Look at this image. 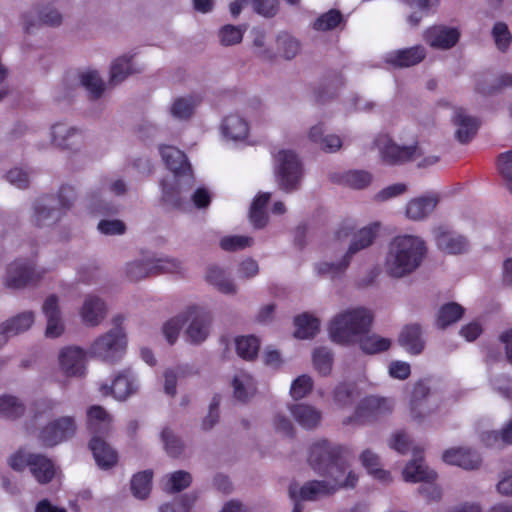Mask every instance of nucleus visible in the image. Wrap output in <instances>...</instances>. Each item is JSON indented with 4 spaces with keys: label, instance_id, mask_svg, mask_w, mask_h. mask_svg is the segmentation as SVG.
<instances>
[{
    "label": "nucleus",
    "instance_id": "f3484780",
    "mask_svg": "<svg viewBox=\"0 0 512 512\" xmlns=\"http://www.w3.org/2000/svg\"><path fill=\"white\" fill-rule=\"evenodd\" d=\"M107 312L106 302L100 296L90 293L84 296L79 315L84 325L97 327L105 320Z\"/></svg>",
    "mask_w": 512,
    "mask_h": 512
},
{
    "label": "nucleus",
    "instance_id": "f8f14e48",
    "mask_svg": "<svg viewBox=\"0 0 512 512\" xmlns=\"http://www.w3.org/2000/svg\"><path fill=\"white\" fill-rule=\"evenodd\" d=\"M107 190L115 195H122L126 191L125 183L120 180L100 179L87 193V207L94 214H105L113 211L112 205L104 199Z\"/></svg>",
    "mask_w": 512,
    "mask_h": 512
},
{
    "label": "nucleus",
    "instance_id": "4468645a",
    "mask_svg": "<svg viewBox=\"0 0 512 512\" xmlns=\"http://www.w3.org/2000/svg\"><path fill=\"white\" fill-rule=\"evenodd\" d=\"M31 222L39 228L52 227L63 217V211L56 207L53 196H45L35 200L32 206Z\"/></svg>",
    "mask_w": 512,
    "mask_h": 512
},
{
    "label": "nucleus",
    "instance_id": "3c124183",
    "mask_svg": "<svg viewBox=\"0 0 512 512\" xmlns=\"http://www.w3.org/2000/svg\"><path fill=\"white\" fill-rule=\"evenodd\" d=\"M260 342L255 336H240L235 339V349L239 357L253 360L259 351Z\"/></svg>",
    "mask_w": 512,
    "mask_h": 512
},
{
    "label": "nucleus",
    "instance_id": "5fc2aeb1",
    "mask_svg": "<svg viewBox=\"0 0 512 512\" xmlns=\"http://www.w3.org/2000/svg\"><path fill=\"white\" fill-rule=\"evenodd\" d=\"M196 105L193 97H180L173 102L170 112L174 118L186 120L192 116Z\"/></svg>",
    "mask_w": 512,
    "mask_h": 512
},
{
    "label": "nucleus",
    "instance_id": "6ab92c4d",
    "mask_svg": "<svg viewBox=\"0 0 512 512\" xmlns=\"http://www.w3.org/2000/svg\"><path fill=\"white\" fill-rule=\"evenodd\" d=\"M42 312L47 321L46 337L57 338L61 336L64 332L65 324L60 311L58 297L55 295L47 297L42 305Z\"/></svg>",
    "mask_w": 512,
    "mask_h": 512
},
{
    "label": "nucleus",
    "instance_id": "603ef678",
    "mask_svg": "<svg viewBox=\"0 0 512 512\" xmlns=\"http://www.w3.org/2000/svg\"><path fill=\"white\" fill-rule=\"evenodd\" d=\"M363 352L366 354H376L386 351L391 346V340L377 334L364 335L358 341Z\"/></svg>",
    "mask_w": 512,
    "mask_h": 512
},
{
    "label": "nucleus",
    "instance_id": "6e6d98bb",
    "mask_svg": "<svg viewBox=\"0 0 512 512\" xmlns=\"http://www.w3.org/2000/svg\"><path fill=\"white\" fill-rule=\"evenodd\" d=\"M276 45L278 54L287 60L294 58L300 49L298 41L286 33L277 36Z\"/></svg>",
    "mask_w": 512,
    "mask_h": 512
},
{
    "label": "nucleus",
    "instance_id": "13d9d810",
    "mask_svg": "<svg viewBox=\"0 0 512 512\" xmlns=\"http://www.w3.org/2000/svg\"><path fill=\"white\" fill-rule=\"evenodd\" d=\"M437 408L438 402L436 400H427L416 405H410V417L414 422L423 424L430 415L436 412Z\"/></svg>",
    "mask_w": 512,
    "mask_h": 512
},
{
    "label": "nucleus",
    "instance_id": "473e14b6",
    "mask_svg": "<svg viewBox=\"0 0 512 512\" xmlns=\"http://www.w3.org/2000/svg\"><path fill=\"white\" fill-rule=\"evenodd\" d=\"M141 68L133 63V56L129 54L116 58L110 67V83L117 85L123 82L129 75L141 72Z\"/></svg>",
    "mask_w": 512,
    "mask_h": 512
},
{
    "label": "nucleus",
    "instance_id": "e433bc0d",
    "mask_svg": "<svg viewBox=\"0 0 512 512\" xmlns=\"http://www.w3.org/2000/svg\"><path fill=\"white\" fill-rule=\"evenodd\" d=\"M30 472L40 484H46L52 480L55 469L52 461L42 454H34L30 462Z\"/></svg>",
    "mask_w": 512,
    "mask_h": 512
},
{
    "label": "nucleus",
    "instance_id": "0eeeda50",
    "mask_svg": "<svg viewBox=\"0 0 512 512\" xmlns=\"http://www.w3.org/2000/svg\"><path fill=\"white\" fill-rule=\"evenodd\" d=\"M273 171L278 187L285 192L299 188L302 178V165L297 154L288 149H281L273 156Z\"/></svg>",
    "mask_w": 512,
    "mask_h": 512
},
{
    "label": "nucleus",
    "instance_id": "39448f33",
    "mask_svg": "<svg viewBox=\"0 0 512 512\" xmlns=\"http://www.w3.org/2000/svg\"><path fill=\"white\" fill-rule=\"evenodd\" d=\"M325 480H312L299 487L291 484L288 492L292 500L318 501L336 493L342 488H354L358 482V475L354 471L347 472V478H340L337 469L324 476Z\"/></svg>",
    "mask_w": 512,
    "mask_h": 512
},
{
    "label": "nucleus",
    "instance_id": "20e7f679",
    "mask_svg": "<svg viewBox=\"0 0 512 512\" xmlns=\"http://www.w3.org/2000/svg\"><path fill=\"white\" fill-rule=\"evenodd\" d=\"M351 453L349 449L326 439L315 441L309 451L310 467L322 476H330L337 469L340 478H347L350 469Z\"/></svg>",
    "mask_w": 512,
    "mask_h": 512
},
{
    "label": "nucleus",
    "instance_id": "c9c22d12",
    "mask_svg": "<svg viewBox=\"0 0 512 512\" xmlns=\"http://www.w3.org/2000/svg\"><path fill=\"white\" fill-rule=\"evenodd\" d=\"M35 322V313L33 311L20 312L2 322L8 335L15 337L30 330Z\"/></svg>",
    "mask_w": 512,
    "mask_h": 512
},
{
    "label": "nucleus",
    "instance_id": "774afa93",
    "mask_svg": "<svg viewBox=\"0 0 512 512\" xmlns=\"http://www.w3.org/2000/svg\"><path fill=\"white\" fill-rule=\"evenodd\" d=\"M313 382L308 375H301L296 378L290 388L292 398L298 400L307 396L312 390Z\"/></svg>",
    "mask_w": 512,
    "mask_h": 512
},
{
    "label": "nucleus",
    "instance_id": "cd10ccee",
    "mask_svg": "<svg viewBox=\"0 0 512 512\" xmlns=\"http://www.w3.org/2000/svg\"><path fill=\"white\" fill-rule=\"evenodd\" d=\"M403 478L407 482H430L436 479V473L424 464L420 454L414 453V459L403 470Z\"/></svg>",
    "mask_w": 512,
    "mask_h": 512
},
{
    "label": "nucleus",
    "instance_id": "37998d69",
    "mask_svg": "<svg viewBox=\"0 0 512 512\" xmlns=\"http://www.w3.org/2000/svg\"><path fill=\"white\" fill-rule=\"evenodd\" d=\"M150 256L154 276L161 273H181L184 270V264L178 258L165 255Z\"/></svg>",
    "mask_w": 512,
    "mask_h": 512
},
{
    "label": "nucleus",
    "instance_id": "4be33fe9",
    "mask_svg": "<svg viewBox=\"0 0 512 512\" xmlns=\"http://www.w3.org/2000/svg\"><path fill=\"white\" fill-rule=\"evenodd\" d=\"M434 236L437 247L445 253L460 254L468 248V242L464 236L448 231L443 227L436 228Z\"/></svg>",
    "mask_w": 512,
    "mask_h": 512
},
{
    "label": "nucleus",
    "instance_id": "423d86ee",
    "mask_svg": "<svg viewBox=\"0 0 512 512\" xmlns=\"http://www.w3.org/2000/svg\"><path fill=\"white\" fill-rule=\"evenodd\" d=\"M125 318L116 315L112 318V328L98 336L89 347V354L108 363H115L122 358L127 347L126 331L123 327Z\"/></svg>",
    "mask_w": 512,
    "mask_h": 512
},
{
    "label": "nucleus",
    "instance_id": "2f4dec72",
    "mask_svg": "<svg viewBox=\"0 0 512 512\" xmlns=\"http://www.w3.org/2000/svg\"><path fill=\"white\" fill-rule=\"evenodd\" d=\"M206 281L216 287V289L226 295H235L237 286L230 277V274L223 268L213 265L207 269Z\"/></svg>",
    "mask_w": 512,
    "mask_h": 512
},
{
    "label": "nucleus",
    "instance_id": "680f3d73",
    "mask_svg": "<svg viewBox=\"0 0 512 512\" xmlns=\"http://www.w3.org/2000/svg\"><path fill=\"white\" fill-rule=\"evenodd\" d=\"M244 29L241 26L225 25L218 33L219 41L223 46H231L241 42Z\"/></svg>",
    "mask_w": 512,
    "mask_h": 512
},
{
    "label": "nucleus",
    "instance_id": "052dcab7",
    "mask_svg": "<svg viewBox=\"0 0 512 512\" xmlns=\"http://www.w3.org/2000/svg\"><path fill=\"white\" fill-rule=\"evenodd\" d=\"M342 19V14L338 10L333 9L318 17L313 27L317 31H329L336 28Z\"/></svg>",
    "mask_w": 512,
    "mask_h": 512
},
{
    "label": "nucleus",
    "instance_id": "f03ea898",
    "mask_svg": "<svg viewBox=\"0 0 512 512\" xmlns=\"http://www.w3.org/2000/svg\"><path fill=\"white\" fill-rule=\"evenodd\" d=\"M160 155L172 172L170 178L162 181V201L164 204L183 207L187 203V192L195 182L191 165L185 154L174 146H161Z\"/></svg>",
    "mask_w": 512,
    "mask_h": 512
},
{
    "label": "nucleus",
    "instance_id": "7c9ffc66",
    "mask_svg": "<svg viewBox=\"0 0 512 512\" xmlns=\"http://www.w3.org/2000/svg\"><path fill=\"white\" fill-rule=\"evenodd\" d=\"M50 135L51 141L55 146L61 149H68L81 138L82 133L76 127L65 123H57L51 127Z\"/></svg>",
    "mask_w": 512,
    "mask_h": 512
},
{
    "label": "nucleus",
    "instance_id": "c756f323",
    "mask_svg": "<svg viewBox=\"0 0 512 512\" xmlns=\"http://www.w3.org/2000/svg\"><path fill=\"white\" fill-rule=\"evenodd\" d=\"M456 126V138L461 143L469 142L477 132L479 122L476 118L467 114L464 109H457L454 114Z\"/></svg>",
    "mask_w": 512,
    "mask_h": 512
},
{
    "label": "nucleus",
    "instance_id": "c85d7f7f",
    "mask_svg": "<svg viewBox=\"0 0 512 512\" xmlns=\"http://www.w3.org/2000/svg\"><path fill=\"white\" fill-rule=\"evenodd\" d=\"M221 130L227 139L240 141L248 136L249 124L241 115L231 113L223 119Z\"/></svg>",
    "mask_w": 512,
    "mask_h": 512
},
{
    "label": "nucleus",
    "instance_id": "f704fd0d",
    "mask_svg": "<svg viewBox=\"0 0 512 512\" xmlns=\"http://www.w3.org/2000/svg\"><path fill=\"white\" fill-rule=\"evenodd\" d=\"M124 274L132 282H138L154 276L151 256L127 262L124 267Z\"/></svg>",
    "mask_w": 512,
    "mask_h": 512
},
{
    "label": "nucleus",
    "instance_id": "72a5a7b5",
    "mask_svg": "<svg viewBox=\"0 0 512 512\" xmlns=\"http://www.w3.org/2000/svg\"><path fill=\"white\" fill-rule=\"evenodd\" d=\"M233 395L241 402H248L257 392L256 381L247 372H238L232 381Z\"/></svg>",
    "mask_w": 512,
    "mask_h": 512
},
{
    "label": "nucleus",
    "instance_id": "a211bd4d",
    "mask_svg": "<svg viewBox=\"0 0 512 512\" xmlns=\"http://www.w3.org/2000/svg\"><path fill=\"white\" fill-rule=\"evenodd\" d=\"M427 55L426 48L422 45H415L387 52L383 60L393 68H409L421 63Z\"/></svg>",
    "mask_w": 512,
    "mask_h": 512
},
{
    "label": "nucleus",
    "instance_id": "2eb2a0df",
    "mask_svg": "<svg viewBox=\"0 0 512 512\" xmlns=\"http://www.w3.org/2000/svg\"><path fill=\"white\" fill-rule=\"evenodd\" d=\"M87 353L78 346L63 347L58 354V366L67 377H82L86 373Z\"/></svg>",
    "mask_w": 512,
    "mask_h": 512
},
{
    "label": "nucleus",
    "instance_id": "49530a36",
    "mask_svg": "<svg viewBox=\"0 0 512 512\" xmlns=\"http://www.w3.org/2000/svg\"><path fill=\"white\" fill-rule=\"evenodd\" d=\"M23 402L13 395L4 394L0 396V417L17 419L24 414Z\"/></svg>",
    "mask_w": 512,
    "mask_h": 512
},
{
    "label": "nucleus",
    "instance_id": "dca6fc26",
    "mask_svg": "<svg viewBox=\"0 0 512 512\" xmlns=\"http://www.w3.org/2000/svg\"><path fill=\"white\" fill-rule=\"evenodd\" d=\"M460 35L456 27L435 25L424 32L423 39L433 49L449 50L458 43Z\"/></svg>",
    "mask_w": 512,
    "mask_h": 512
},
{
    "label": "nucleus",
    "instance_id": "9d476101",
    "mask_svg": "<svg viewBox=\"0 0 512 512\" xmlns=\"http://www.w3.org/2000/svg\"><path fill=\"white\" fill-rule=\"evenodd\" d=\"M78 428L75 415L58 416L41 428L39 440L44 446L53 447L74 438Z\"/></svg>",
    "mask_w": 512,
    "mask_h": 512
},
{
    "label": "nucleus",
    "instance_id": "ddd939ff",
    "mask_svg": "<svg viewBox=\"0 0 512 512\" xmlns=\"http://www.w3.org/2000/svg\"><path fill=\"white\" fill-rule=\"evenodd\" d=\"M44 273V269L36 268L30 260H16L8 266L4 284L11 289H21L40 280Z\"/></svg>",
    "mask_w": 512,
    "mask_h": 512
},
{
    "label": "nucleus",
    "instance_id": "79ce46f5",
    "mask_svg": "<svg viewBox=\"0 0 512 512\" xmlns=\"http://www.w3.org/2000/svg\"><path fill=\"white\" fill-rule=\"evenodd\" d=\"M359 459H360L362 465L375 478H377L383 482H389L391 480L389 472L380 468V458L372 450L365 449L360 454Z\"/></svg>",
    "mask_w": 512,
    "mask_h": 512
},
{
    "label": "nucleus",
    "instance_id": "c03bdc74",
    "mask_svg": "<svg viewBox=\"0 0 512 512\" xmlns=\"http://www.w3.org/2000/svg\"><path fill=\"white\" fill-rule=\"evenodd\" d=\"M349 263L350 258L344 254L340 261H320L314 265V269L316 273L322 277L335 279L340 277L345 272Z\"/></svg>",
    "mask_w": 512,
    "mask_h": 512
},
{
    "label": "nucleus",
    "instance_id": "f257e3e1",
    "mask_svg": "<svg viewBox=\"0 0 512 512\" xmlns=\"http://www.w3.org/2000/svg\"><path fill=\"white\" fill-rule=\"evenodd\" d=\"M424 239L416 235L394 237L387 247L383 269L393 279H402L416 272L427 256Z\"/></svg>",
    "mask_w": 512,
    "mask_h": 512
},
{
    "label": "nucleus",
    "instance_id": "09e8293b",
    "mask_svg": "<svg viewBox=\"0 0 512 512\" xmlns=\"http://www.w3.org/2000/svg\"><path fill=\"white\" fill-rule=\"evenodd\" d=\"M191 482L192 476L189 472L175 471L164 477V490L168 493H177L189 487Z\"/></svg>",
    "mask_w": 512,
    "mask_h": 512
},
{
    "label": "nucleus",
    "instance_id": "5701e85b",
    "mask_svg": "<svg viewBox=\"0 0 512 512\" xmlns=\"http://www.w3.org/2000/svg\"><path fill=\"white\" fill-rule=\"evenodd\" d=\"M294 420L304 429H316L322 420V412L317 407L307 403H296L289 406Z\"/></svg>",
    "mask_w": 512,
    "mask_h": 512
},
{
    "label": "nucleus",
    "instance_id": "393cba45",
    "mask_svg": "<svg viewBox=\"0 0 512 512\" xmlns=\"http://www.w3.org/2000/svg\"><path fill=\"white\" fill-rule=\"evenodd\" d=\"M112 423L111 415L101 406L94 405L88 408L86 424L93 436L105 435L109 432Z\"/></svg>",
    "mask_w": 512,
    "mask_h": 512
},
{
    "label": "nucleus",
    "instance_id": "8fccbe9b",
    "mask_svg": "<svg viewBox=\"0 0 512 512\" xmlns=\"http://www.w3.org/2000/svg\"><path fill=\"white\" fill-rule=\"evenodd\" d=\"M152 471H143L135 474L131 479V491L137 499H145L151 491Z\"/></svg>",
    "mask_w": 512,
    "mask_h": 512
},
{
    "label": "nucleus",
    "instance_id": "b1692460",
    "mask_svg": "<svg viewBox=\"0 0 512 512\" xmlns=\"http://www.w3.org/2000/svg\"><path fill=\"white\" fill-rule=\"evenodd\" d=\"M89 446L100 468L109 469L116 465L117 452L101 436H93Z\"/></svg>",
    "mask_w": 512,
    "mask_h": 512
},
{
    "label": "nucleus",
    "instance_id": "a878e982",
    "mask_svg": "<svg viewBox=\"0 0 512 512\" xmlns=\"http://www.w3.org/2000/svg\"><path fill=\"white\" fill-rule=\"evenodd\" d=\"M438 201L439 198L436 195L413 198L407 203L405 214L410 220H423L432 213Z\"/></svg>",
    "mask_w": 512,
    "mask_h": 512
},
{
    "label": "nucleus",
    "instance_id": "a18cd8bd",
    "mask_svg": "<svg viewBox=\"0 0 512 512\" xmlns=\"http://www.w3.org/2000/svg\"><path fill=\"white\" fill-rule=\"evenodd\" d=\"M358 395L356 386L347 382L337 384L332 391L333 402L340 408L350 406Z\"/></svg>",
    "mask_w": 512,
    "mask_h": 512
},
{
    "label": "nucleus",
    "instance_id": "e2e57ef3",
    "mask_svg": "<svg viewBox=\"0 0 512 512\" xmlns=\"http://www.w3.org/2000/svg\"><path fill=\"white\" fill-rule=\"evenodd\" d=\"M333 357L329 349L321 347L315 349L313 353V363L318 372L322 375L330 373Z\"/></svg>",
    "mask_w": 512,
    "mask_h": 512
},
{
    "label": "nucleus",
    "instance_id": "864d4df0",
    "mask_svg": "<svg viewBox=\"0 0 512 512\" xmlns=\"http://www.w3.org/2000/svg\"><path fill=\"white\" fill-rule=\"evenodd\" d=\"M81 85L90 93L92 98H99L104 92V83L96 71H87L80 76Z\"/></svg>",
    "mask_w": 512,
    "mask_h": 512
},
{
    "label": "nucleus",
    "instance_id": "bb28decb",
    "mask_svg": "<svg viewBox=\"0 0 512 512\" xmlns=\"http://www.w3.org/2000/svg\"><path fill=\"white\" fill-rule=\"evenodd\" d=\"M399 344L410 354H420L425 346L422 328L418 324L406 325L400 335Z\"/></svg>",
    "mask_w": 512,
    "mask_h": 512
},
{
    "label": "nucleus",
    "instance_id": "1a4fd4ad",
    "mask_svg": "<svg viewBox=\"0 0 512 512\" xmlns=\"http://www.w3.org/2000/svg\"><path fill=\"white\" fill-rule=\"evenodd\" d=\"M184 311V338L187 343L200 345L211 334L212 317L204 308L192 305Z\"/></svg>",
    "mask_w": 512,
    "mask_h": 512
},
{
    "label": "nucleus",
    "instance_id": "4d7b16f0",
    "mask_svg": "<svg viewBox=\"0 0 512 512\" xmlns=\"http://www.w3.org/2000/svg\"><path fill=\"white\" fill-rule=\"evenodd\" d=\"M161 439L166 453L173 458L179 457L184 451L182 440L177 437L170 428H164L161 432Z\"/></svg>",
    "mask_w": 512,
    "mask_h": 512
},
{
    "label": "nucleus",
    "instance_id": "ea45409f",
    "mask_svg": "<svg viewBox=\"0 0 512 512\" xmlns=\"http://www.w3.org/2000/svg\"><path fill=\"white\" fill-rule=\"evenodd\" d=\"M270 193H261L253 201L249 219L255 228H263L268 222V215L265 206L270 200Z\"/></svg>",
    "mask_w": 512,
    "mask_h": 512
},
{
    "label": "nucleus",
    "instance_id": "6e6552de",
    "mask_svg": "<svg viewBox=\"0 0 512 512\" xmlns=\"http://www.w3.org/2000/svg\"><path fill=\"white\" fill-rule=\"evenodd\" d=\"M374 144L379 150L382 161L388 165H401L409 161H416L423 154L419 145H399L386 134L377 136Z\"/></svg>",
    "mask_w": 512,
    "mask_h": 512
},
{
    "label": "nucleus",
    "instance_id": "aec40b11",
    "mask_svg": "<svg viewBox=\"0 0 512 512\" xmlns=\"http://www.w3.org/2000/svg\"><path fill=\"white\" fill-rule=\"evenodd\" d=\"M442 460L449 465L461 467L465 470H475L481 466L480 455L465 447L450 448L443 452Z\"/></svg>",
    "mask_w": 512,
    "mask_h": 512
},
{
    "label": "nucleus",
    "instance_id": "4c0bfd02",
    "mask_svg": "<svg viewBox=\"0 0 512 512\" xmlns=\"http://www.w3.org/2000/svg\"><path fill=\"white\" fill-rule=\"evenodd\" d=\"M377 228V224H372L355 233L345 254L351 259L358 251L369 247L376 236Z\"/></svg>",
    "mask_w": 512,
    "mask_h": 512
},
{
    "label": "nucleus",
    "instance_id": "0e129e2a",
    "mask_svg": "<svg viewBox=\"0 0 512 512\" xmlns=\"http://www.w3.org/2000/svg\"><path fill=\"white\" fill-rule=\"evenodd\" d=\"M253 238L244 235L225 236L220 240V247L225 251H238L250 247Z\"/></svg>",
    "mask_w": 512,
    "mask_h": 512
},
{
    "label": "nucleus",
    "instance_id": "9b49d317",
    "mask_svg": "<svg viewBox=\"0 0 512 512\" xmlns=\"http://www.w3.org/2000/svg\"><path fill=\"white\" fill-rule=\"evenodd\" d=\"M395 407V402L390 397L379 395L366 396L359 401L353 417H348L344 423L349 424L353 420L359 422H373L390 415Z\"/></svg>",
    "mask_w": 512,
    "mask_h": 512
},
{
    "label": "nucleus",
    "instance_id": "58836bf2",
    "mask_svg": "<svg viewBox=\"0 0 512 512\" xmlns=\"http://www.w3.org/2000/svg\"><path fill=\"white\" fill-rule=\"evenodd\" d=\"M294 335L299 339H309L314 337L320 328V321L313 315L303 313L295 318Z\"/></svg>",
    "mask_w": 512,
    "mask_h": 512
},
{
    "label": "nucleus",
    "instance_id": "338daca9",
    "mask_svg": "<svg viewBox=\"0 0 512 512\" xmlns=\"http://www.w3.org/2000/svg\"><path fill=\"white\" fill-rule=\"evenodd\" d=\"M497 167L499 173L506 181L509 191L512 193V149L498 156Z\"/></svg>",
    "mask_w": 512,
    "mask_h": 512
},
{
    "label": "nucleus",
    "instance_id": "412c9836",
    "mask_svg": "<svg viewBox=\"0 0 512 512\" xmlns=\"http://www.w3.org/2000/svg\"><path fill=\"white\" fill-rule=\"evenodd\" d=\"M139 388V383L130 369L120 371L115 377L111 387H103V393H112L118 400H125Z\"/></svg>",
    "mask_w": 512,
    "mask_h": 512
},
{
    "label": "nucleus",
    "instance_id": "7ed1b4c3",
    "mask_svg": "<svg viewBox=\"0 0 512 512\" xmlns=\"http://www.w3.org/2000/svg\"><path fill=\"white\" fill-rule=\"evenodd\" d=\"M372 320L371 312L364 307L341 310L328 323L329 337L339 345H354L368 333Z\"/></svg>",
    "mask_w": 512,
    "mask_h": 512
},
{
    "label": "nucleus",
    "instance_id": "a19ab883",
    "mask_svg": "<svg viewBox=\"0 0 512 512\" xmlns=\"http://www.w3.org/2000/svg\"><path fill=\"white\" fill-rule=\"evenodd\" d=\"M194 184L189 187V190L187 192V203L183 207L174 206L172 204H165L169 208L177 209L181 211H187L190 209L191 204H193L194 207L202 209L209 206L211 202V193L208 189L204 187H199L192 191Z\"/></svg>",
    "mask_w": 512,
    "mask_h": 512
},
{
    "label": "nucleus",
    "instance_id": "de8ad7c7",
    "mask_svg": "<svg viewBox=\"0 0 512 512\" xmlns=\"http://www.w3.org/2000/svg\"><path fill=\"white\" fill-rule=\"evenodd\" d=\"M463 313L464 308L458 303H446L438 311L436 324L439 328H446L457 322L463 316Z\"/></svg>",
    "mask_w": 512,
    "mask_h": 512
},
{
    "label": "nucleus",
    "instance_id": "69168bd1",
    "mask_svg": "<svg viewBox=\"0 0 512 512\" xmlns=\"http://www.w3.org/2000/svg\"><path fill=\"white\" fill-rule=\"evenodd\" d=\"M63 401L55 398H44L34 404V416L54 415L62 410Z\"/></svg>",
    "mask_w": 512,
    "mask_h": 512
},
{
    "label": "nucleus",
    "instance_id": "bf43d9fd",
    "mask_svg": "<svg viewBox=\"0 0 512 512\" xmlns=\"http://www.w3.org/2000/svg\"><path fill=\"white\" fill-rule=\"evenodd\" d=\"M183 327H185L184 311L170 318L163 324L162 331L165 339L170 344H174L177 341L179 333Z\"/></svg>",
    "mask_w": 512,
    "mask_h": 512
}]
</instances>
